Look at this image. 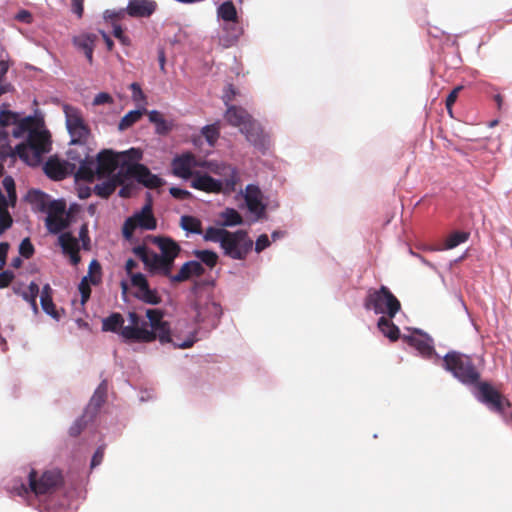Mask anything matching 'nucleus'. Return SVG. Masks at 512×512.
Here are the masks:
<instances>
[{"instance_id":"obj_1","label":"nucleus","mask_w":512,"mask_h":512,"mask_svg":"<svg viewBox=\"0 0 512 512\" xmlns=\"http://www.w3.org/2000/svg\"><path fill=\"white\" fill-rule=\"evenodd\" d=\"M74 153L70 150L68 155L70 159L79 161V168L75 173L77 181L93 182L95 177L98 179L112 177L123 165L128 166V151L117 153L111 149H103L97 154L95 160L89 156L78 159Z\"/></svg>"},{"instance_id":"obj_2","label":"nucleus","mask_w":512,"mask_h":512,"mask_svg":"<svg viewBox=\"0 0 512 512\" xmlns=\"http://www.w3.org/2000/svg\"><path fill=\"white\" fill-rule=\"evenodd\" d=\"M148 322L139 325V317L130 312V342H152L158 339L162 344L170 343V325L163 320L164 313L160 309H147Z\"/></svg>"},{"instance_id":"obj_3","label":"nucleus","mask_w":512,"mask_h":512,"mask_svg":"<svg viewBox=\"0 0 512 512\" xmlns=\"http://www.w3.org/2000/svg\"><path fill=\"white\" fill-rule=\"evenodd\" d=\"M63 482V475L58 469L44 471L41 475L35 469H31L28 474V485L21 482L19 486H14L13 490L19 496L27 495L29 492L41 496L54 493Z\"/></svg>"},{"instance_id":"obj_4","label":"nucleus","mask_w":512,"mask_h":512,"mask_svg":"<svg viewBox=\"0 0 512 512\" xmlns=\"http://www.w3.org/2000/svg\"><path fill=\"white\" fill-rule=\"evenodd\" d=\"M364 307L366 310L374 311L375 314L394 318L401 309V303L388 287L382 285L379 289L368 290Z\"/></svg>"},{"instance_id":"obj_5","label":"nucleus","mask_w":512,"mask_h":512,"mask_svg":"<svg viewBox=\"0 0 512 512\" xmlns=\"http://www.w3.org/2000/svg\"><path fill=\"white\" fill-rule=\"evenodd\" d=\"M443 361L445 368L462 383L473 385L479 382L480 373L469 356L451 351L444 356Z\"/></svg>"},{"instance_id":"obj_6","label":"nucleus","mask_w":512,"mask_h":512,"mask_svg":"<svg viewBox=\"0 0 512 512\" xmlns=\"http://www.w3.org/2000/svg\"><path fill=\"white\" fill-rule=\"evenodd\" d=\"M253 248V241L245 230L228 231L221 249L225 256L234 260H245Z\"/></svg>"},{"instance_id":"obj_7","label":"nucleus","mask_w":512,"mask_h":512,"mask_svg":"<svg viewBox=\"0 0 512 512\" xmlns=\"http://www.w3.org/2000/svg\"><path fill=\"white\" fill-rule=\"evenodd\" d=\"M130 295L147 305H158L162 297L156 288H151L145 275L130 272Z\"/></svg>"},{"instance_id":"obj_8","label":"nucleus","mask_w":512,"mask_h":512,"mask_svg":"<svg viewBox=\"0 0 512 512\" xmlns=\"http://www.w3.org/2000/svg\"><path fill=\"white\" fill-rule=\"evenodd\" d=\"M27 154L29 155V165H36L40 162L43 154L51 150V134L47 130H31L28 134Z\"/></svg>"},{"instance_id":"obj_9","label":"nucleus","mask_w":512,"mask_h":512,"mask_svg":"<svg viewBox=\"0 0 512 512\" xmlns=\"http://www.w3.org/2000/svg\"><path fill=\"white\" fill-rule=\"evenodd\" d=\"M477 399L487 405L490 410L503 414L510 401L488 382L477 383Z\"/></svg>"},{"instance_id":"obj_10","label":"nucleus","mask_w":512,"mask_h":512,"mask_svg":"<svg viewBox=\"0 0 512 512\" xmlns=\"http://www.w3.org/2000/svg\"><path fill=\"white\" fill-rule=\"evenodd\" d=\"M107 178L102 183L95 185L94 192L96 195L108 198L118 186H121L119 195L123 198L128 197V183L126 182L128 180V166L123 165L116 175Z\"/></svg>"},{"instance_id":"obj_11","label":"nucleus","mask_w":512,"mask_h":512,"mask_svg":"<svg viewBox=\"0 0 512 512\" xmlns=\"http://www.w3.org/2000/svg\"><path fill=\"white\" fill-rule=\"evenodd\" d=\"M209 161L198 159L193 153L185 152L177 155L171 162L172 173L174 176L189 179L195 175L193 168L202 167L207 169Z\"/></svg>"},{"instance_id":"obj_12","label":"nucleus","mask_w":512,"mask_h":512,"mask_svg":"<svg viewBox=\"0 0 512 512\" xmlns=\"http://www.w3.org/2000/svg\"><path fill=\"white\" fill-rule=\"evenodd\" d=\"M207 170L222 177L223 180L220 181L223 184L224 194H231L236 191V187L240 181L236 167L221 162L209 161L207 163Z\"/></svg>"},{"instance_id":"obj_13","label":"nucleus","mask_w":512,"mask_h":512,"mask_svg":"<svg viewBox=\"0 0 512 512\" xmlns=\"http://www.w3.org/2000/svg\"><path fill=\"white\" fill-rule=\"evenodd\" d=\"M157 226V221L152 211V198L147 194V200L140 212H136L130 217V236L135 228H142L145 230H154Z\"/></svg>"},{"instance_id":"obj_14","label":"nucleus","mask_w":512,"mask_h":512,"mask_svg":"<svg viewBox=\"0 0 512 512\" xmlns=\"http://www.w3.org/2000/svg\"><path fill=\"white\" fill-rule=\"evenodd\" d=\"M130 179L137 181L148 189H157L165 184V180L153 174L144 164L130 165Z\"/></svg>"},{"instance_id":"obj_15","label":"nucleus","mask_w":512,"mask_h":512,"mask_svg":"<svg viewBox=\"0 0 512 512\" xmlns=\"http://www.w3.org/2000/svg\"><path fill=\"white\" fill-rule=\"evenodd\" d=\"M66 124L72 137V143H85L88 140L90 130L77 111L66 113Z\"/></svg>"},{"instance_id":"obj_16","label":"nucleus","mask_w":512,"mask_h":512,"mask_svg":"<svg viewBox=\"0 0 512 512\" xmlns=\"http://www.w3.org/2000/svg\"><path fill=\"white\" fill-rule=\"evenodd\" d=\"M196 311V321L204 322L208 319L212 321L219 319L222 315V308L220 304L215 302L210 296H207L204 301L200 298L194 304Z\"/></svg>"},{"instance_id":"obj_17","label":"nucleus","mask_w":512,"mask_h":512,"mask_svg":"<svg viewBox=\"0 0 512 512\" xmlns=\"http://www.w3.org/2000/svg\"><path fill=\"white\" fill-rule=\"evenodd\" d=\"M245 135L248 142L259 149H265L268 145V136L264 132L262 126L255 119H251L240 130Z\"/></svg>"},{"instance_id":"obj_18","label":"nucleus","mask_w":512,"mask_h":512,"mask_svg":"<svg viewBox=\"0 0 512 512\" xmlns=\"http://www.w3.org/2000/svg\"><path fill=\"white\" fill-rule=\"evenodd\" d=\"M244 199L248 210L255 214L257 219L264 217L266 205L262 202V192L257 185L249 184L246 186Z\"/></svg>"},{"instance_id":"obj_19","label":"nucleus","mask_w":512,"mask_h":512,"mask_svg":"<svg viewBox=\"0 0 512 512\" xmlns=\"http://www.w3.org/2000/svg\"><path fill=\"white\" fill-rule=\"evenodd\" d=\"M75 165L67 161H61L56 157H50L44 165L45 174L52 180L59 181L65 179L73 173Z\"/></svg>"},{"instance_id":"obj_20","label":"nucleus","mask_w":512,"mask_h":512,"mask_svg":"<svg viewBox=\"0 0 512 512\" xmlns=\"http://www.w3.org/2000/svg\"><path fill=\"white\" fill-rule=\"evenodd\" d=\"M149 239L160 249L161 253L158 254V256L166 257V259H169L174 263L181 251V248L176 241L165 236H149Z\"/></svg>"},{"instance_id":"obj_21","label":"nucleus","mask_w":512,"mask_h":512,"mask_svg":"<svg viewBox=\"0 0 512 512\" xmlns=\"http://www.w3.org/2000/svg\"><path fill=\"white\" fill-rule=\"evenodd\" d=\"M107 391H108L107 381L103 380L99 384L97 389L95 390V392L92 395V397H91L87 407L85 408L84 417H89V419H93L97 415V413L99 412L100 408L106 402Z\"/></svg>"},{"instance_id":"obj_22","label":"nucleus","mask_w":512,"mask_h":512,"mask_svg":"<svg viewBox=\"0 0 512 512\" xmlns=\"http://www.w3.org/2000/svg\"><path fill=\"white\" fill-rule=\"evenodd\" d=\"M191 187L204 191L206 193H223V184L220 180H216L208 174H200L195 172Z\"/></svg>"},{"instance_id":"obj_23","label":"nucleus","mask_w":512,"mask_h":512,"mask_svg":"<svg viewBox=\"0 0 512 512\" xmlns=\"http://www.w3.org/2000/svg\"><path fill=\"white\" fill-rule=\"evenodd\" d=\"M102 331L118 333L124 343H128V326L120 313H112L102 320Z\"/></svg>"},{"instance_id":"obj_24","label":"nucleus","mask_w":512,"mask_h":512,"mask_svg":"<svg viewBox=\"0 0 512 512\" xmlns=\"http://www.w3.org/2000/svg\"><path fill=\"white\" fill-rule=\"evenodd\" d=\"M147 267L151 273L167 277L172 283V277L174 276L172 274L174 263L169 259H166V257H160L157 253H153V255L150 256V262Z\"/></svg>"},{"instance_id":"obj_25","label":"nucleus","mask_w":512,"mask_h":512,"mask_svg":"<svg viewBox=\"0 0 512 512\" xmlns=\"http://www.w3.org/2000/svg\"><path fill=\"white\" fill-rule=\"evenodd\" d=\"M205 273V269L198 261L185 262L179 272L172 277V284L187 281L192 276L200 277Z\"/></svg>"},{"instance_id":"obj_26","label":"nucleus","mask_w":512,"mask_h":512,"mask_svg":"<svg viewBox=\"0 0 512 512\" xmlns=\"http://www.w3.org/2000/svg\"><path fill=\"white\" fill-rule=\"evenodd\" d=\"M405 340L425 358H430L435 352L432 339L425 334L406 336Z\"/></svg>"},{"instance_id":"obj_27","label":"nucleus","mask_w":512,"mask_h":512,"mask_svg":"<svg viewBox=\"0 0 512 512\" xmlns=\"http://www.w3.org/2000/svg\"><path fill=\"white\" fill-rule=\"evenodd\" d=\"M125 15L126 11L124 9L106 10L104 12L105 23L113 29L114 37L117 38L123 45H125V36L121 26L119 25V21L124 19Z\"/></svg>"},{"instance_id":"obj_28","label":"nucleus","mask_w":512,"mask_h":512,"mask_svg":"<svg viewBox=\"0 0 512 512\" xmlns=\"http://www.w3.org/2000/svg\"><path fill=\"white\" fill-rule=\"evenodd\" d=\"M154 0H130V17L148 18L157 10Z\"/></svg>"},{"instance_id":"obj_29","label":"nucleus","mask_w":512,"mask_h":512,"mask_svg":"<svg viewBox=\"0 0 512 512\" xmlns=\"http://www.w3.org/2000/svg\"><path fill=\"white\" fill-rule=\"evenodd\" d=\"M224 117L231 126L239 127L240 130L252 119L245 109L234 105L228 106Z\"/></svg>"},{"instance_id":"obj_30","label":"nucleus","mask_w":512,"mask_h":512,"mask_svg":"<svg viewBox=\"0 0 512 512\" xmlns=\"http://www.w3.org/2000/svg\"><path fill=\"white\" fill-rule=\"evenodd\" d=\"M96 40L97 35L92 33L81 34L73 38V44L79 50L83 51L90 64H92L93 62V51Z\"/></svg>"},{"instance_id":"obj_31","label":"nucleus","mask_w":512,"mask_h":512,"mask_svg":"<svg viewBox=\"0 0 512 512\" xmlns=\"http://www.w3.org/2000/svg\"><path fill=\"white\" fill-rule=\"evenodd\" d=\"M392 319L388 316H381L378 319L377 326L385 337L391 341H396L400 336V329L393 323Z\"/></svg>"},{"instance_id":"obj_32","label":"nucleus","mask_w":512,"mask_h":512,"mask_svg":"<svg viewBox=\"0 0 512 512\" xmlns=\"http://www.w3.org/2000/svg\"><path fill=\"white\" fill-rule=\"evenodd\" d=\"M16 156L24 162H29L26 144L20 143L15 147V149H12L9 145H2V147H0V159L2 161L6 160L8 157L15 159Z\"/></svg>"},{"instance_id":"obj_33","label":"nucleus","mask_w":512,"mask_h":512,"mask_svg":"<svg viewBox=\"0 0 512 512\" xmlns=\"http://www.w3.org/2000/svg\"><path fill=\"white\" fill-rule=\"evenodd\" d=\"M223 31L227 34L224 39V46L229 47L234 45L239 37L243 34V29L239 25L238 20L236 22H225L223 25Z\"/></svg>"},{"instance_id":"obj_34","label":"nucleus","mask_w":512,"mask_h":512,"mask_svg":"<svg viewBox=\"0 0 512 512\" xmlns=\"http://www.w3.org/2000/svg\"><path fill=\"white\" fill-rule=\"evenodd\" d=\"M14 292L16 294L21 295V297L30 304L32 310L35 313L38 312V305H37V297L39 295L38 284H36L35 282H31L26 290L21 291L20 289L14 288Z\"/></svg>"},{"instance_id":"obj_35","label":"nucleus","mask_w":512,"mask_h":512,"mask_svg":"<svg viewBox=\"0 0 512 512\" xmlns=\"http://www.w3.org/2000/svg\"><path fill=\"white\" fill-rule=\"evenodd\" d=\"M15 125L16 128L13 130V136L19 138L26 132L29 134L31 130H36L38 120L33 116L20 118L18 115V122Z\"/></svg>"},{"instance_id":"obj_36","label":"nucleus","mask_w":512,"mask_h":512,"mask_svg":"<svg viewBox=\"0 0 512 512\" xmlns=\"http://www.w3.org/2000/svg\"><path fill=\"white\" fill-rule=\"evenodd\" d=\"M217 16L224 22H236L238 14L232 1H225L217 8Z\"/></svg>"},{"instance_id":"obj_37","label":"nucleus","mask_w":512,"mask_h":512,"mask_svg":"<svg viewBox=\"0 0 512 512\" xmlns=\"http://www.w3.org/2000/svg\"><path fill=\"white\" fill-rule=\"evenodd\" d=\"M45 225L52 234H57L68 226V221L63 215H47Z\"/></svg>"},{"instance_id":"obj_38","label":"nucleus","mask_w":512,"mask_h":512,"mask_svg":"<svg viewBox=\"0 0 512 512\" xmlns=\"http://www.w3.org/2000/svg\"><path fill=\"white\" fill-rule=\"evenodd\" d=\"M149 121L156 126V133L160 135L167 134L171 130V126L164 119L163 115L156 110L148 113Z\"/></svg>"},{"instance_id":"obj_39","label":"nucleus","mask_w":512,"mask_h":512,"mask_svg":"<svg viewBox=\"0 0 512 512\" xmlns=\"http://www.w3.org/2000/svg\"><path fill=\"white\" fill-rule=\"evenodd\" d=\"M180 227L193 234H201L202 233V223L201 221L190 215H184L180 219Z\"/></svg>"},{"instance_id":"obj_40","label":"nucleus","mask_w":512,"mask_h":512,"mask_svg":"<svg viewBox=\"0 0 512 512\" xmlns=\"http://www.w3.org/2000/svg\"><path fill=\"white\" fill-rule=\"evenodd\" d=\"M221 218L223 220L222 225L225 227H232L236 225H241L243 223V218L240 213L233 208H226L221 213Z\"/></svg>"},{"instance_id":"obj_41","label":"nucleus","mask_w":512,"mask_h":512,"mask_svg":"<svg viewBox=\"0 0 512 512\" xmlns=\"http://www.w3.org/2000/svg\"><path fill=\"white\" fill-rule=\"evenodd\" d=\"M208 144L213 147L220 136V122L206 125L201 130Z\"/></svg>"},{"instance_id":"obj_42","label":"nucleus","mask_w":512,"mask_h":512,"mask_svg":"<svg viewBox=\"0 0 512 512\" xmlns=\"http://www.w3.org/2000/svg\"><path fill=\"white\" fill-rule=\"evenodd\" d=\"M193 255L209 268L215 267L218 262L217 253L211 250H195Z\"/></svg>"},{"instance_id":"obj_43","label":"nucleus","mask_w":512,"mask_h":512,"mask_svg":"<svg viewBox=\"0 0 512 512\" xmlns=\"http://www.w3.org/2000/svg\"><path fill=\"white\" fill-rule=\"evenodd\" d=\"M228 235V230L224 228L208 227L203 236L205 241H211L222 245V241L225 236Z\"/></svg>"},{"instance_id":"obj_44","label":"nucleus","mask_w":512,"mask_h":512,"mask_svg":"<svg viewBox=\"0 0 512 512\" xmlns=\"http://www.w3.org/2000/svg\"><path fill=\"white\" fill-rule=\"evenodd\" d=\"M59 243L63 251L67 254L79 249L78 240L69 232L60 235Z\"/></svg>"},{"instance_id":"obj_45","label":"nucleus","mask_w":512,"mask_h":512,"mask_svg":"<svg viewBox=\"0 0 512 512\" xmlns=\"http://www.w3.org/2000/svg\"><path fill=\"white\" fill-rule=\"evenodd\" d=\"M130 90L132 92L131 98L135 103L136 107H146L148 104L147 96L142 91L138 83L130 84Z\"/></svg>"},{"instance_id":"obj_46","label":"nucleus","mask_w":512,"mask_h":512,"mask_svg":"<svg viewBox=\"0 0 512 512\" xmlns=\"http://www.w3.org/2000/svg\"><path fill=\"white\" fill-rule=\"evenodd\" d=\"M469 237V234L462 231H456L450 234L446 241H445V248L446 249H453L460 245L461 243H464L467 241Z\"/></svg>"},{"instance_id":"obj_47","label":"nucleus","mask_w":512,"mask_h":512,"mask_svg":"<svg viewBox=\"0 0 512 512\" xmlns=\"http://www.w3.org/2000/svg\"><path fill=\"white\" fill-rule=\"evenodd\" d=\"M85 277H88L92 285H98L101 282V265L97 260L94 259L90 262L88 275H86Z\"/></svg>"},{"instance_id":"obj_48","label":"nucleus","mask_w":512,"mask_h":512,"mask_svg":"<svg viewBox=\"0 0 512 512\" xmlns=\"http://www.w3.org/2000/svg\"><path fill=\"white\" fill-rule=\"evenodd\" d=\"M5 107L6 104H3L0 110V126L8 127L15 125L18 122V113L6 110Z\"/></svg>"},{"instance_id":"obj_49","label":"nucleus","mask_w":512,"mask_h":512,"mask_svg":"<svg viewBox=\"0 0 512 512\" xmlns=\"http://www.w3.org/2000/svg\"><path fill=\"white\" fill-rule=\"evenodd\" d=\"M40 303L45 313L52 316L55 319H59V315L55 309L52 296H40Z\"/></svg>"},{"instance_id":"obj_50","label":"nucleus","mask_w":512,"mask_h":512,"mask_svg":"<svg viewBox=\"0 0 512 512\" xmlns=\"http://www.w3.org/2000/svg\"><path fill=\"white\" fill-rule=\"evenodd\" d=\"M35 249L29 238H24L19 245L20 256L30 259L34 255Z\"/></svg>"},{"instance_id":"obj_51","label":"nucleus","mask_w":512,"mask_h":512,"mask_svg":"<svg viewBox=\"0 0 512 512\" xmlns=\"http://www.w3.org/2000/svg\"><path fill=\"white\" fill-rule=\"evenodd\" d=\"M92 419H89V417H84V414L79 418L77 419L73 425L70 427L69 429V433L71 436L73 437H76L78 436L82 430L84 429V427L87 425V422L88 421H91Z\"/></svg>"},{"instance_id":"obj_52","label":"nucleus","mask_w":512,"mask_h":512,"mask_svg":"<svg viewBox=\"0 0 512 512\" xmlns=\"http://www.w3.org/2000/svg\"><path fill=\"white\" fill-rule=\"evenodd\" d=\"M90 281L88 277H83L79 284V292L81 294V303L85 304L91 295Z\"/></svg>"},{"instance_id":"obj_53","label":"nucleus","mask_w":512,"mask_h":512,"mask_svg":"<svg viewBox=\"0 0 512 512\" xmlns=\"http://www.w3.org/2000/svg\"><path fill=\"white\" fill-rule=\"evenodd\" d=\"M462 86H456L447 96L446 98V101H445V106H446V109H447V112L448 114L453 117V110H452V107L454 105V103L456 102L457 100V97H458V94L459 92L462 90Z\"/></svg>"},{"instance_id":"obj_54","label":"nucleus","mask_w":512,"mask_h":512,"mask_svg":"<svg viewBox=\"0 0 512 512\" xmlns=\"http://www.w3.org/2000/svg\"><path fill=\"white\" fill-rule=\"evenodd\" d=\"M66 204L63 201L54 200L47 208V215H64Z\"/></svg>"},{"instance_id":"obj_55","label":"nucleus","mask_w":512,"mask_h":512,"mask_svg":"<svg viewBox=\"0 0 512 512\" xmlns=\"http://www.w3.org/2000/svg\"><path fill=\"white\" fill-rule=\"evenodd\" d=\"M133 252L137 255L143 263L147 266L150 262V256L153 255L154 252L148 250V248L144 245H138L133 247Z\"/></svg>"},{"instance_id":"obj_56","label":"nucleus","mask_w":512,"mask_h":512,"mask_svg":"<svg viewBox=\"0 0 512 512\" xmlns=\"http://www.w3.org/2000/svg\"><path fill=\"white\" fill-rule=\"evenodd\" d=\"M13 224V219L9 211H0V235L8 230Z\"/></svg>"},{"instance_id":"obj_57","label":"nucleus","mask_w":512,"mask_h":512,"mask_svg":"<svg viewBox=\"0 0 512 512\" xmlns=\"http://www.w3.org/2000/svg\"><path fill=\"white\" fill-rule=\"evenodd\" d=\"M79 238L82 241V247L85 250L90 249V238H89V230L88 225L86 223L82 224L79 230Z\"/></svg>"},{"instance_id":"obj_58","label":"nucleus","mask_w":512,"mask_h":512,"mask_svg":"<svg viewBox=\"0 0 512 512\" xmlns=\"http://www.w3.org/2000/svg\"><path fill=\"white\" fill-rule=\"evenodd\" d=\"M169 192L175 199H178V200H186L192 196L189 191L178 188V187H171L169 189Z\"/></svg>"},{"instance_id":"obj_59","label":"nucleus","mask_w":512,"mask_h":512,"mask_svg":"<svg viewBox=\"0 0 512 512\" xmlns=\"http://www.w3.org/2000/svg\"><path fill=\"white\" fill-rule=\"evenodd\" d=\"M15 275L12 271L6 270L0 273V289L8 287Z\"/></svg>"},{"instance_id":"obj_60","label":"nucleus","mask_w":512,"mask_h":512,"mask_svg":"<svg viewBox=\"0 0 512 512\" xmlns=\"http://www.w3.org/2000/svg\"><path fill=\"white\" fill-rule=\"evenodd\" d=\"M146 107H136L135 110H130V126L136 123L143 115H148Z\"/></svg>"},{"instance_id":"obj_61","label":"nucleus","mask_w":512,"mask_h":512,"mask_svg":"<svg viewBox=\"0 0 512 512\" xmlns=\"http://www.w3.org/2000/svg\"><path fill=\"white\" fill-rule=\"evenodd\" d=\"M270 246V240L266 234H261L255 243V251L257 253L262 252L264 249Z\"/></svg>"},{"instance_id":"obj_62","label":"nucleus","mask_w":512,"mask_h":512,"mask_svg":"<svg viewBox=\"0 0 512 512\" xmlns=\"http://www.w3.org/2000/svg\"><path fill=\"white\" fill-rule=\"evenodd\" d=\"M103 457H104V447L100 446L97 448V450L95 451V453L92 457L91 468H95L98 465H100L103 461Z\"/></svg>"},{"instance_id":"obj_63","label":"nucleus","mask_w":512,"mask_h":512,"mask_svg":"<svg viewBox=\"0 0 512 512\" xmlns=\"http://www.w3.org/2000/svg\"><path fill=\"white\" fill-rule=\"evenodd\" d=\"M9 70V63L5 60H0V86L12 85L5 81L6 74Z\"/></svg>"},{"instance_id":"obj_64","label":"nucleus","mask_w":512,"mask_h":512,"mask_svg":"<svg viewBox=\"0 0 512 512\" xmlns=\"http://www.w3.org/2000/svg\"><path fill=\"white\" fill-rule=\"evenodd\" d=\"M15 19L19 22L29 24L32 22V14L28 10H20L16 15Z\"/></svg>"}]
</instances>
